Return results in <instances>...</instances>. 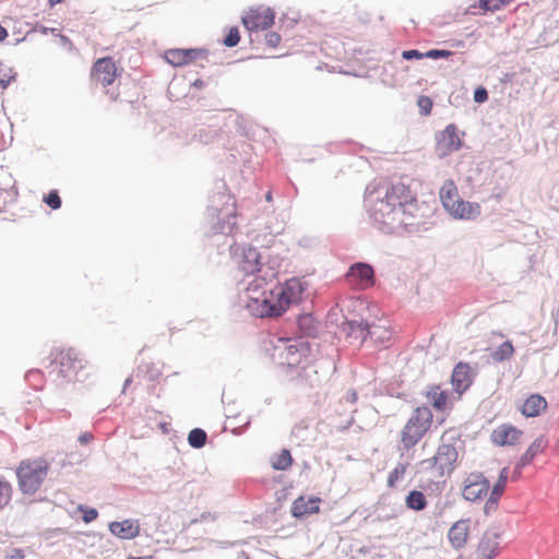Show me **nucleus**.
<instances>
[{
    "label": "nucleus",
    "instance_id": "f257e3e1",
    "mask_svg": "<svg viewBox=\"0 0 559 559\" xmlns=\"http://www.w3.org/2000/svg\"><path fill=\"white\" fill-rule=\"evenodd\" d=\"M417 210V198L409 186L396 182L386 190L372 217L380 229L391 234L409 225Z\"/></svg>",
    "mask_w": 559,
    "mask_h": 559
},
{
    "label": "nucleus",
    "instance_id": "f03ea898",
    "mask_svg": "<svg viewBox=\"0 0 559 559\" xmlns=\"http://www.w3.org/2000/svg\"><path fill=\"white\" fill-rule=\"evenodd\" d=\"M266 348L272 361L281 367H296L310 354V345L304 337H276Z\"/></svg>",
    "mask_w": 559,
    "mask_h": 559
},
{
    "label": "nucleus",
    "instance_id": "7ed1b4c3",
    "mask_svg": "<svg viewBox=\"0 0 559 559\" xmlns=\"http://www.w3.org/2000/svg\"><path fill=\"white\" fill-rule=\"evenodd\" d=\"M212 227L219 233H231L236 226L237 202L229 192L215 193L207 209Z\"/></svg>",
    "mask_w": 559,
    "mask_h": 559
},
{
    "label": "nucleus",
    "instance_id": "20e7f679",
    "mask_svg": "<svg viewBox=\"0 0 559 559\" xmlns=\"http://www.w3.org/2000/svg\"><path fill=\"white\" fill-rule=\"evenodd\" d=\"M50 469L49 462L41 456L22 460L16 467L17 485L22 493L34 495L39 490Z\"/></svg>",
    "mask_w": 559,
    "mask_h": 559
},
{
    "label": "nucleus",
    "instance_id": "39448f33",
    "mask_svg": "<svg viewBox=\"0 0 559 559\" xmlns=\"http://www.w3.org/2000/svg\"><path fill=\"white\" fill-rule=\"evenodd\" d=\"M444 210L455 219L472 221L480 215L481 207L477 202L463 200L455 182L447 180L439 192Z\"/></svg>",
    "mask_w": 559,
    "mask_h": 559
},
{
    "label": "nucleus",
    "instance_id": "423d86ee",
    "mask_svg": "<svg viewBox=\"0 0 559 559\" xmlns=\"http://www.w3.org/2000/svg\"><path fill=\"white\" fill-rule=\"evenodd\" d=\"M433 423L431 409L426 406L416 407L401 431V443L405 450L414 448L429 431Z\"/></svg>",
    "mask_w": 559,
    "mask_h": 559
},
{
    "label": "nucleus",
    "instance_id": "0eeeda50",
    "mask_svg": "<svg viewBox=\"0 0 559 559\" xmlns=\"http://www.w3.org/2000/svg\"><path fill=\"white\" fill-rule=\"evenodd\" d=\"M122 69L117 66L111 57L98 58L92 66L90 81L94 86L108 88L121 75ZM106 95L111 102H117L120 92L117 88L106 90Z\"/></svg>",
    "mask_w": 559,
    "mask_h": 559
},
{
    "label": "nucleus",
    "instance_id": "6e6552de",
    "mask_svg": "<svg viewBox=\"0 0 559 559\" xmlns=\"http://www.w3.org/2000/svg\"><path fill=\"white\" fill-rule=\"evenodd\" d=\"M51 373L64 380H74L80 370L84 368L83 359L73 348H55L51 352Z\"/></svg>",
    "mask_w": 559,
    "mask_h": 559
},
{
    "label": "nucleus",
    "instance_id": "1a4fd4ad",
    "mask_svg": "<svg viewBox=\"0 0 559 559\" xmlns=\"http://www.w3.org/2000/svg\"><path fill=\"white\" fill-rule=\"evenodd\" d=\"M304 286L301 281L296 277L289 278L284 284L272 287V297H267V306H277L278 302L284 304V313L292 304L300 300Z\"/></svg>",
    "mask_w": 559,
    "mask_h": 559
},
{
    "label": "nucleus",
    "instance_id": "9d476101",
    "mask_svg": "<svg viewBox=\"0 0 559 559\" xmlns=\"http://www.w3.org/2000/svg\"><path fill=\"white\" fill-rule=\"evenodd\" d=\"M276 13L274 9L265 5L249 8L241 17V22L249 32L269 29L274 25Z\"/></svg>",
    "mask_w": 559,
    "mask_h": 559
},
{
    "label": "nucleus",
    "instance_id": "9b49d317",
    "mask_svg": "<svg viewBox=\"0 0 559 559\" xmlns=\"http://www.w3.org/2000/svg\"><path fill=\"white\" fill-rule=\"evenodd\" d=\"M457 460V451L452 444H441L438 447L436 454L423 462L433 468L438 476H443L454 469Z\"/></svg>",
    "mask_w": 559,
    "mask_h": 559
},
{
    "label": "nucleus",
    "instance_id": "f8f14e48",
    "mask_svg": "<svg viewBox=\"0 0 559 559\" xmlns=\"http://www.w3.org/2000/svg\"><path fill=\"white\" fill-rule=\"evenodd\" d=\"M489 491V481L478 472L471 473L464 480L462 496L465 500L475 502L483 500Z\"/></svg>",
    "mask_w": 559,
    "mask_h": 559
},
{
    "label": "nucleus",
    "instance_id": "ddd939ff",
    "mask_svg": "<svg viewBox=\"0 0 559 559\" xmlns=\"http://www.w3.org/2000/svg\"><path fill=\"white\" fill-rule=\"evenodd\" d=\"M347 282L357 289H367L374 283V272L371 265L356 263L346 274Z\"/></svg>",
    "mask_w": 559,
    "mask_h": 559
},
{
    "label": "nucleus",
    "instance_id": "4468645a",
    "mask_svg": "<svg viewBox=\"0 0 559 559\" xmlns=\"http://www.w3.org/2000/svg\"><path fill=\"white\" fill-rule=\"evenodd\" d=\"M462 146V140L457 134V128L449 124L437 135L436 151L440 156H447Z\"/></svg>",
    "mask_w": 559,
    "mask_h": 559
},
{
    "label": "nucleus",
    "instance_id": "2eb2a0df",
    "mask_svg": "<svg viewBox=\"0 0 559 559\" xmlns=\"http://www.w3.org/2000/svg\"><path fill=\"white\" fill-rule=\"evenodd\" d=\"M424 395L437 412L450 411L453 407L451 394L438 384L429 385Z\"/></svg>",
    "mask_w": 559,
    "mask_h": 559
},
{
    "label": "nucleus",
    "instance_id": "dca6fc26",
    "mask_svg": "<svg viewBox=\"0 0 559 559\" xmlns=\"http://www.w3.org/2000/svg\"><path fill=\"white\" fill-rule=\"evenodd\" d=\"M522 435V430L516 427L503 424L492 430L490 438L496 445L506 447L518 443Z\"/></svg>",
    "mask_w": 559,
    "mask_h": 559
},
{
    "label": "nucleus",
    "instance_id": "f3484780",
    "mask_svg": "<svg viewBox=\"0 0 559 559\" xmlns=\"http://www.w3.org/2000/svg\"><path fill=\"white\" fill-rule=\"evenodd\" d=\"M236 262L245 275L254 274L260 271V253L253 247L242 248L241 252L236 255Z\"/></svg>",
    "mask_w": 559,
    "mask_h": 559
},
{
    "label": "nucleus",
    "instance_id": "a211bd4d",
    "mask_svg": "<svg viewBox=\"0 0 559 559\" xmlns=\"http://www.w3.org/2000/svg\"><path fill=\"white\" fill-rule=\"evenodd\" d=\"M471 530V521L462 519L456 521L448 532V539L451 546L459 550L466 546Z\"/></svg>",
    "mask_w": 559,
    "mask_h": 559
},
{
    "label": "nucleus",
    "instance_id": "6ab92c4d",
    "mask_svg": "<svg viewBox=\"0 0 559 559\" xmlns=\"http://www.w3.org/2000/svg\"><path fill=\"white\" fill-rule=\"evenodd\" d=\"M499 539L498 532H485L477 547L478 559H493L499 552Z\"/></svg>",
    "mask_w": 559,
    "mask_h": 559
},
{
    "label": "nucleus",
    "instance_id": "aec40b11",
    "mask_svg": "<svg viewBox=\"0 0 559 559\" xmlns=\"http://www.w3.org/2000/svg\"><path fill=\"white\" fill-rule=\"evenodd\" d=\"M321 499L319 497H298L292 504V514L297 519L317 514L320 511Z\"/></svg>",
    "mask_w": 559,
    "mask_h": 559
},
{
    "label": "nucleus",
    "instance_id": "412c9836",
    "mask_svg": "<svg viewBox=\"0 0 559 559\" xmlns=\"http://www.w3.org/2000/svg\"><path fill=\"white\" fill-rule=\"evenodd\" d=\"M204 56L202 49H169L165 52V58L174 67H182L200 57Z\"/></svg>",
    "mask_w": 559,
    "mask_h": 559
},
{
    "label": "nucleus",
    "instance_id": "4be33fe9",
    "mask_svg": "<svg viewBox=\"0 0 559 559\" xmlns=\"http://www.w3.org/2000/svg\"><path fill=\"white\" fill-rule=\"evenodd\" d=\"M273 285L269 283L264 277L253 278L246 290L247 305L250 302H257L260 299L272 297Z\"/></svg>",
    "mask_w": 559,
    "mask_h": 559
},
{
    "label": "nucleus",
    "instance_id": "5701e85b",
    "mask_svg": "<svg viewBox=\"0 0 559 559\" xmlns=\"http://www.w3.org/2000/svg\"><path fill=\"white\" fill-rule=\"evenodd\" d=\"M273 285L269 283L264 277L253 278L246 290L247 305L250 302H257L260 299L272 297Z\"/></svg>",
    "mask_w": 559,
    "mask_h": 559
},
{
    "label": "nucleus",
    "instance_id": "b1692460",
    "mask_svg": "<svg viewBox=\"0 0 559 559\" xmlns=\"http://www.w3.org/2000/svg\"><path fill=\"white\" fill-rule=\"evenodd\" d=\"M451 382L454 391L457 393L456 399H460L462 393L472 384L469 366L467 364L459 362L453 369Z\"/></svg>",
    "mask_w": 559,
    "mask_h": 559
},
{
    "label": "nucleus",
    "instance_id": "393cba45",
    "mask_svg": "<svg viewBox=\"0 0 559 559\" xmlns=\"http://www.w3.org/2000/svg\"><path fill=\"white\" fill-rule=\"evenodd\" d=\"M109 531L115 536L122 539H131L139 535L140 525L136 521L124 520L121 522H111L109 524Z\"/></svg>",
    "mask_w": 559,
    "mask_h": 559
},
{
    "label": "nucleus",
    "instance_id": "a878e982",
    "mask_svg": "<svg viewBox=\"0 0 559 559\" xmlns=\"http://www.w3.org/2000/svg\"><path fill=\"white\" fill-rule=\"evenodd\" d=\"M283 305L284 304L278 302L277 306H267V298H264L257 302H250L249 305H246V307L253 316L259 318H266L282 316Z\"/></svg>",
    "mask_w": 559,
    "mask_h": 559
},
{
    "label": "nucleus",
    "instance_id": "bb28decb",
    "mask_svg": "<svg viewBox=\"0 0 559 559\" xmlns=\"http://www.w3.org/2000/svg\"><path fill=\"white\" fill-rule=\"evenodd\" d=\"M547 401L544 396L540 394H532L524 401L521 413L525 417H536L547 409Z\"/></svg>",
    "mask_w": 559,
    "mask_h": 559
},
{
    "label": "nucleus",
    "instance_id": "cd10ccee",
    "mask_svg": "<svg viewBox=\"0 0 559 559\" xmlns=\"http://www.w3.org/2000/svg\"><path fill=\"white\" fill-rule=\"evenodd\" d=\"M365 329L367 330V334L377 343H385L391 338V331L381 322L365 324Z\"/></svg>",
    "mask_w": 559,
    "mask_h": 559
},
{
    "label": "nucleus",
    "instance_id": "c85d7f7f",
    "mask_svg": "<svg viewBox=\"0 0 559 559\" xmlns=\"http://www.w3.org/2000/svg\"><path fill=\"white\" fill-rule=\"evenodd\" d=\"M546 447H547V441L544 437H539V438L535 439L532 442V444L528 447L526 452L522 455V457L520 460L521 465L522 466L528 465L537 454L544 452Z\"/></svg>",
    "mask_w": 559,
    "mask_h": 559
},
{
    "label": "nucleus",
    "instance_id": "c756f323",
    "mask_svg": "<svg viewBox=\"0 0 559 559\" xmlns=\"http://www.w3.org/2000/svg\"><path fill=\"white\" fill-rule=\"evenodd\" d=\"M508 479V472L507 468H503L500 473L499 479L493 486L491 490L490 498L486 502V510H489L490 508H495L497 504L498 499L503 493L507 485Z\"/></svg>",
    "mask_w": 559,
    "mask_h": 559
},
{
    "label": "nucleus",
    "instance_id": "7c9ffc66",
    "mask_svg": "<svg viewBox=\"0 0 559 559\" xmlns=\"http://www.w3.org/2000/svg\"><path fill=\"white\" fill-rule=\"evenodd\" d=\"M406 507L415 510V511H421L427 506V500L425 495L421 491L418 490H412L405 498Z\"/></svg>",
    "mask_w": 559,
    "mask_h": 559
},
{
    "label": "nucleus",
    "instance_id": "2f4dec72",
    "mask_svg": "<svg viewBox=\"0 0 559 559\" xmlns=\"http://www.w3.org/2000/svg\"><path fill=\"white\" fill-rule=\"evenodd\" d=\"M272 467L276 471H286L293 464L290 452L286 449L274 455L271 461Z\"/></svg>",
    "mask_w": 559,
    "mask_h": 559
},
{
    "label": "nucleus",
    "instance_id": "473e14b6",
    "mask_svg": "<svg viewBox=\"0 0 559 559\" xmlns=\"http://www.w3.org/2000/svg\"><path fill=\"white\" fill-rule=\"evenodd\" d=\"M514 354V347L510 341L503 342L499 345L492 353L491 358L496 362L503 361L506 359H510Z\"/></svg>",
    "mask_w": 559,
    "mask_h": 559
},
{
    "label": "nucleus",
    "instance_id": "72a5a7b5",
    "mask_svg": "<svg viewBox=\"0 0 559 559\" xmlns=\"http://www.w3.org/2000/svg\"><path fill=\"white\" fill-rule=\"evenodd\" d=\"M408 464L407 463H399L389 473L386 485L389 488H396L397 483L404 478L407 472Z\"/></svg>",
    "mask_w": 559,
    "mask_h": 559
},
{
    "label": "nucleus",
    "instance_id": "f704fd0d",
    "mask_svg": "<svg viewBox=\"0 0 559 559\" xmlns=\"http://www.w3.org/2000/svg\"><path fill=\"white\" fill-rule=\"evenodd\" d=\"M12 493V485L3 476H0V510L10 503Z\"/></svg>",
    "mask_w": 559,
    "mask_h": 559
},
{
    "label": "nucleus",
    "instance_id": "c9c22d12",
    "mask_svg": "<svg viewBox=\"0 0 559 559\" xmlns=\"http://www.w3.org/2000/svg\"><path fill=\"white\" fill-rule=\"evenodd\" d=\"M188 442L193 448H202L206 442V433L200 428L192 429L188 436Z\"/></svg>",
    "mask_w": 559,
    "mask_h": 559
},
{
    "label": "nucleus",
    "instance_id": "e433bc0d",
    "mask_svg": "<svg viewBox=\"0 0 559 559\" xmlns=\"http://www.w3.org/2000/svg\"><path fill=\"white\" fill-rule=\"evenodd\" d=\"M514 0H479V5L487 11H497L512 3Z\"/></svg>",
    "mask_w": 559,
    "mask_h": 559
},
{
    "label": "nucleus",
    "instance_id": "4c0bfd02",
    "mask_svg": "<svg viewBox=\"0 0 559 559\" xmlns=\"http://www.w3.org/2000/svg\"><path fill=\"white\" fill-rule=\"evenodd\" d=\"M240 41V34L237 27H230L224 39V44L227 47H235Z\"/></svg>",
    "mask_w": 559,
    "mask_h": 559
},
{
    "label": "nucleus",
    "instance_id": "58836bf2",
    "mask_svg": "<svg viewBox=\"0 0 559 559\" xmlns=\"http://www.w3.org/2000/svg\"><path fill=\"white\" fill-rule=\"evenodd\" d=\"M45 203L52 210H57L61 206V199L56 190H51L45 198Z\"/></svg>",
    "mask_w": 559,
    "mask_h": 559
},
{
    "label": "nucleus",
    "instance_id": "ea45409f",
    "mask_svg": "<svg viewBox=\"0 0 559 559\" xmlns=\"http://www.w3.org/2000/svg\"><path fill=\"white\" fill-rule=\"evenodd\" d=\"M265 45L270 48H277L282 41V37L277 32H269L264 36Z\"/></svg>",
    "mask_w": 559,
    "mask_h": 559
},
{
    "label": "nucleus",
    "instance_id": "a19ab883",
    "mask_svg": "<svg viewBox=\"0 0 559 559\" xmlns=\"http://www.w3.org/2000/svg\"><path fill=\"white\" fill-rule=\"evenodd\" d=\"M420 112L425 116L429 115L432 109V100L428 96H420L417 100Z\"/></svg>",
    "mask_w": 559,
    "mask_h": 559
},
{
    "label": "nucleus",
    "instance_id": "79ce46f5",
    "mask_svg": "<svg viewBox=\"0 0 559 559\" xmlns=\"http://www.w3.org/2000/svg\"><path fill=\"white\" fill-rule=\"evenodd\" d=\"M79 510L83 513V521L85 523H91L98 516V512L96 511V509L80 506Z\"/></svg>",
    "mask_w": 559,
    "mask_h": 559
},
{
    "label": "nucleus",
    "instance_id": "37998d69",
    "mask_svg": "<svg viewBox=\"0 0 559 559\" xmlns=\"http://www.w3.org/2000/svg\"><path fill=\"white\" fill-rule=\"evenodd\" d=\"M453 52L450 50L443 49H431L425 53L427 58L438 59V58H449Z\"/></svg>",
    "mask_w": 559,
    "mask_h": 559
},
{
    "label": "nucleus",
    "instance_id": "c03bdc74",
    "mask_svg": "<svg viewBox=\"0 0 559 559\" xmlns=\"http://www.w3.org/2000/svg\"><path fill=\"white\" fill-rule=\"evenodd\" d=\"M488 99V93L486 91V88L484 87H478L475 90V93H474V100L476 103H484Z\"/></svg>",
    "mask_w": 559,
    "mask_h": 559
},
{
    "label": "nucleus",
    "instance_id": "a18cd8bd",
    "mask_svg": "<svg viewBox=\"0 0 559 559\" xmlns=\"http://www.w3.org/2000/svg\"><path fill=\"white\" fill-rule=\"evenodd\" d=\"M402 57L405 60H412V59H421V58H424L426 56H425V53H421L418 50L412 49V50L403 51Z\"/></svg>",
    "mask_w": 559,
    "mask_h": 559
},
{
    "label": "nucleus",
    "instance_id": "49530a36",
    "mask_svg": "<svg viewBox=\"0 0 559 559\" xmlns=\"http://www.w3.org/2000/svg\"><path fill=\"white\" fill-rule=\"evenodd\" d=\"M93 440V435L91 432H84L82 433L80 437H79V441L82 443V444H87L88 442H91Z\"/></svg>",
    "mask_w": 559,
    "mask_h": 559
},
{
    "label": "nucleus",
    "instance_id": "de8ad7c7",
    "mask_svg": "<svg viewBox=\"0 0 559 559\" xmlns=\"http://www.w3.org/2000/svg\"><path fill=\"white\" fill-rule=\"evenodd\" d=\"M8 37V31L0 25V41H3Z\"/></svg>",
    "mask_w": 559,
    "mask_h": 559
},
{
    "label": "nucleus",
    "instance_id": "09e8293b",
    "mask_svg": "<svg viewBox=\"0 0 559 559\" xmlns=\"http://www.w3.org/2000/svg\"><path fill=\"white\" fill-rule=\"evenodd\" d=\"M50 7H55L56 4L62 3L64 0H47Z\"/></svg>",
    "mask_w": 559,
    "mask_h": 559
},
{
    "label": "nucleus",
    "instance_id": "8fccbe9b",
    "mask_svg": "<svg viewBox=\"0 0 559 559\" xmlns=\"http://www.w3.org/2000/svg\"><path fill=\"white\" fill-rule=\"evenodd\" d=\"M265 199H266V201H267V202H271V201H272V192H271V191H269V192L266 193Z\"/></svg>",
    "mask_w": 559,
    "mask_h": 559
},
{
    "label": "nucleus",
    "instance_id": "3c124183",
    "mask_svg": "<svg viewBox=\"0 0 559 559\" xmlns=\"http://www.w3.org/2000/svg\"><path fill=\"white\" fill-rule=\"evenodd\" d=\"M129 559H140V558H129Z\"/></svg>",
    "mask_w": 559,
    "mask_h": 559
}]
</instances>
